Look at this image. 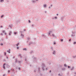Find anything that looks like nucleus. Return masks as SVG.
<instances>
[{
	"label": "nucleus",
	"instance_id": "f257e3e1",
	"mask_svg": "<svg viewBox=\"0 0 76 76\" xmlns=\"http://www.w3.org/2000/svg\"><path fill=\"white\" fill-rule=\"evenodd\" d=\"M9 32L10 33L9 34V35H11V34H12V31H10Z\"/></svg>",
	"mask_w": 76,
	"mask_h": 76
},
{
	"label": "nucleus",
	"instance_id": "f03ea898",
	"mask_svg": "<svg viewBox=\"0 0 76 76\" xmlns=\"http://www.w3.org/2000/svg\"><path fill=\"white\" fill-rule=\"evenodd\" d=\"M51 32H52V31H50L49 32V35H50L51 34V33H51Z\"/></svg>",
	"mask_w": 76,
	"mask_h": 76
},
{
	"label": "nucleus",
	"instance_id": "7ed1b4c3",
	"mask_svg": "<svg viewBox=\"0 0 76 76\" xmlns=\"http://www.w3.org/2000/svg\"><path fill=\"white\" fill-rule=\"evenodd\" d=\"M7 52H8L9 53H10V50L9 49L7 51Z\"/></svg>",
	"mask_w": 76,
	"mask_h": 76
},
{
	"label": "nucleus",
	"instance_id": "20e7f679",
	"mask_svg": "<svg viewBox=\"0 0 76 76\" xmlns=\"http://www.w3.org/2000/svg\"><path fill=\"white\" fill-rule=\"evenodd\" d=\"M47 6V5L46 4L43 5L44 7H45Z\"/></svg>",
	"mask_w": 76,
	"mask_h": 76
},
{
	"label": "nucleus",
	"instance_id": "39448f33",
	"mask_svg": "<svg viewBox=\"0 0 76 76\" xmlns=\"http://www.w3.org/2000/svg\"><path fill=\"white\" fill-rule=\"evenodd\" d=\"M55 53H56V51L54 50L53 52V54H54Z\"/></svg>",
	"mask_w": 76,
	"mask_h": 76
},
{
	"label": "nucleus",
	"instance_id": "423d86ee",
	"mask_svg": "<svg viewBox=\"0 0 76 76\" xmlns=\"http://www.w3.org/2000/svg\"><path fill=\"white\" fill-rule=\"evenodd\" d=\"M5 65V64H4V67H3V68H4V69H5V66H4V65Z\"/></svg>",
	"mask_w": 76,
	"mask_h": 76
},
{
	"label": "nucleus",
	"instance_id": "0eeeda50",
	"mask_svg": "<svg viewBox=\"0 0 76 76\" xmlns=\"http://www.w3.org/2000/svg\"><path fill=\"white\" fill-rule=\"evenodd\" d=\"M19 45V43H18V44H16V45L17 46H18V45Z\"/></svg>",
	"mask_w": 76,
	"mask_h": 76
},
{
	"label": "nucleus",
	"instance_id": "6e6552de",
	"mask_svg": "<svg viewBox=\"0 0 76 76\" xmlns=\"http://www.w3.org/2000/svg\"><path fill=\"white\" fill-rule=\"evenodd\" d=\"M4 0H1V2H3Z\"/></svg>",
	"mask_w": 76,
	"mask_h": 76
},
{
	"label": "nucleus",
	"instance_id": "1a4fd4ad",
	"mask_svg": "<svg viewBox=\"0 0 76 76\" xmlns=\"http://www.w3.org/2000/svg\"><path fill=\"white\" fill-rule=\"evenodd\" d=\"M14 34H15V35H16V34H17V32H15Z\"/></svg>",
	"mask_w": 76,
	"mask_h": 76
},
{
	"label": "nucleus",
	"instance_id": "9d476101",
	"mask_svg": "<svg viewBox=\"0 0 76 76\" xmlns=\"http://www.w3.org/2000/svg\"><path fill=\"white\" fill-rule=\"evenodd\" d=\"M23 50H27L26 49V48H25L23 49Z\"/></svg>",
	"mask_w": 76,
	"mask_h": 76
},
{
	"label": "nucleus",
	"instance_id": "9b49d317",
	"mask_svg": "<svg viewBox=\"0 0 76 76\" xmlns=\"http://www.w3.org/2000/svg\"><path fill=\"white\" fill-rule=\"evenodd\" d=\"M3 33H4V32H5V30H3L2 31Z\"/></svg>",
	"mask_w": 76,
	"mask_h": 76
},
{
	"label": "nucleus",
	"instance_id": "f8f14e48",
	"mask_svg": "<svg viewBox=\"0 0 76 76\" xmlns=\"http://www.w3.org/2000/svg\"><path fill=\"white\" fill-rule=\"evenodd\" d=\"M5 56H6V52L4 53Z\"/></svg>",
	"mask_w": 76,
	"mask_h": 76
},
{
	"label": "nucleus",
	"instance_id": "ddd939ff",
	"mask_svg": "<svg viewBox=\"0 0 76 76\" xmlns=\"http://www.w3.org/2000/svg\"><path fill=\"white\" fill-rule=\"evenodd\" d=\"M64 66H65V67H66V64H64Z\"/></svg>",
	"mask_w": 76,
	"mask_h": 76
},
{
	"label": "nucleus",
	"instance_id": "4468645a",
	"mask_svg": "<svg viewBox=\"0 0 76 76\" xmlns=\"http://www.w3.org/2000/svg\"><path fill=\"white\" fill-rule=\"evenodd\" d=\"M50 49H52V50H53V48L52 47H51Z\"/></svg>",
	"mask_w": 76,
	"mask_h": 76
},
{
	"label": "nucleus",
	"instance_id": "2eb2a0df",
	"mask_svg": "<svg viewBox=\"0 0 76 76\" xmlns=\"http://www.w3.org/2000/svg\"><path fill=\"white\" fill-rule=\"evenodd\" d=\"M4 34L5 35H6L7 34H6V32H5V33H4Z\"/></svg>",
	"mask_w": 76,
	"mask_h": 76
},
{
	"label": "nucleus",
	"instance_id": "dca6fc26",
	"mask_svg": "<svg viewBox=\"0 0 76 76\" xmlns=\"http://www.w3.org/2000/svg\"><path fill=\"white\" fill-rule=\"evenodd\" d=\"M55 18L56 19H57V17H55Z\"/></svg>",
	"mask_w": 76,
	"mask_h": 76
},
{
	"label": "nucleus",
	"instance_id": "f3484780",
	"mask_svg": "<svg viewBox=\"0 0 76 76\" xmlns=\"http://www.w3.org/2000/svg\"><path fill=\"white\" fill-rule=\"evenodd\" d=\"M52 35L53 37H54V35L53 34H52Z\"/></svg>",
	"mask_w": 76,
	"mask_h": 76
},
{
	"label": "nucleus",
	"instance_id": "a211bd4d",
	"mask_svg": "<svg viewBox=\"0 0 76 76\" xmlns=\"http://www.w3.org/2000/svg\"><path fill=\"white\" fill-rule=\"evenodd\" d=\"M0 45H3V43H2V44H1Z\"/></svg>",
	"mask_w": 76,
	"mask_h": 76
},
{
	"label": "nucleus",
	"instance_id": "6ab92c4d",
	"mask_svg": "<svg viewBox=\"0 0 76 76\" xmlns=\"http://www.w3.org/2000/svg\"><path fill=\"white\" fill-rule=\"evenodd\" d=\"M32 26H34V24H32Z\"/></svg>",
	"mask_w": 76,
	"mask_h": 76
},
{
	"label": "nucleus",
	"instance_id": "aec40b11",
	"mask_svg": "<svg viewBox=\"0 0 76 76\" xmlns=\"http://www.w3.org/2000/svg\"><path fill=\"white\" fill-rule=\"evenodd\" d=\"M28 22L29 23H31V21H30V20H28Z\"/></svg>",
	"mask_w": 76,
	"mask_h": 76
},
{
	"label": "nucleus",
	"instance_id": "412c9836",
	"mask_svg": "<svg viewBox=\"0 0 76 76\" xmlns=\"http://www.w3.org/2000/svg\"><path fill=\"white\" fill-rule=\"evenodd\" d=\"M0 28H3V26H1V27H0Z\"/></svg>",
	"mask_w": 76,
	"mask_h": 76
},
{
	"label": "nucleus",
	"instance_id": "4be33fe9",
	"mask_svg": "<svg viewBox=\"0 0 76 76\" xmlns=\"http://www.w3.org/2000/svg\"><path fill=\"white\" fill-rule=\"evenodd\" d=\"M3 35V33H1V35Z\"/></svg>",
	"mask_w": 76,
	"mask_h": 76
},
{
	"label": "nucleus",
	"instance_id": "5701e85b",
	"mask_svg": "<svg viewBox=\"0 0 76 76\" xmlns=\"http://www.w3.org/2000/svg\"><path fill=\"white\" fill-rule=\"evenodd\" d=\"M61 41H63V39H61Z\"/></svg>",
	"mask_w": 76,
	"mask_h": 76
},
{
	"label": "nucleus",
	"instance_id": "b1692460",
	"mask_svg": "<svg viewBox=\"0 0 76 76\" xmlns=\"http://www.w3.org/2000/svg\"><path fill=\"white\" fill-rule=\"evenodd\" d=\"M70 66H68V68H70Z\"/></svg>",
	"mask_w": 76,
	"mask_h": 76
},
{
	"label": "nucleus",
	"instance_id": "393cba45",
	"mask_svg": "<svg viewBox=\"0 0 76 76\" xmlns=\"http://www.w3.org/2000/svg\"><path fill=\"white\" fill-rule=\"evenodd\" d=\"M3 15H2L1 16V18H3Z\"/></svg>",
	"mask_w": 76,
	"mask_h": 76
},
{
	"label": "nucleus",
	"instance_id": "a878e982",
	"mask_svg": "<svg viewBox=\"0 0 76 76\" xmlns=\"http://www.w3.org/2000/svg\"><path fill=\"white\" fill-rule=\"evenodd\" d=\"M71 41V39H69V41Z\"/></svg>",
	"mask_w": 76,
	"mask_h": 76
},
{
	"label": "nucleus",
	"instance_id": "bb28decb",
	"mask_svg": "<svg viewBox=\"0 0 76 76\" xmlns=\"http://www.w3.org/2000/svg\"><path fill=\"white\" fill-rule=\"evenodd\" d=\"M17 49H19V47H17Z\"/></svg>",
	"mask_w": 76,
	"mask_h": 76
},
{
	"label": "nucleus",
	"instance_id": "cd10ccee",
	"mask_svg": "<svg viewBox=\"0 0 76 76\" xmlns=\"http://www.w3.org/2000/svg\"><path fill=\"white\" fill-rule=\"evenodd\" d=\"M74 44H76V42H74Z\"/></svg>",
	"mask_w": 76,
	"mask_h": 76
},
{
	"label": "nucleus",
	"instance_id": "c85d7f7f",
	"mask_svg": "<svg viewBox=\"0 0 76 76\" xmlns=\"http://www.w3.org/2000/svg\"><path fill=\"white\" fill-rule=\"evenodd\" d=\"M50 6H53V5L52 4H51V5H50Z\"/></svg>",
	"mask_w": 76,
	"mask_h": 76
},
{
	"label": "nucleus",
	"instance_id": "c756f323",
	"mask_svg": "<svg viewBox=\"0 0 76 76\" xmlns=\"http://www.w3.org/2000/svg\"><path fill=\"white\" fill-rule=\"evenodd\" d=\"M54 44L55 45V44H56V42H54Z\"/></svg>",
	"mask_w": 76,
	"mask_h": 76
},
{
	"label": "nucleus",
	"instance_id": "7c9ffc66",
	"mask_svg": "<svg viewBox=\"0 0 76 76\" xmlns=\"http://www.w3.org/2000/svg\"><path fill=\"white\" fill-rule=\"evenodd\" d=\"M56 15H57V16H58V14H56Z\"/></svg>",
	"mask_w": 76,
	"mask_h": 76
},
{
	"label": "nucleus",
	"instance_id": "2f4dec72",
	"mask_svg": "<svg viewBox=\"0 0 76 76\" xmlns=\"http://www.w3.org/2000/svg\"><path fill=\"white\" fill-rule=\"evenodd\" d=\"M33 1V2H35V1Z\"/></svg>",
	"mask_w": 76,
	"mask_h": 76
},
{
	"label": "nucleus",
	"instance_id": "473e14b6",
	"mask_svg": "<svg viewBox=\"0 0 76 76\" xmlns=\"http://www.w3.org/2000/svg\"><path fill=\"white\" fill-rule=\"evenodd\" d=\"M51 72V70H50V72Z\"/></svg>",
	"mask_w": 76,
	"mask_h": 76
},
{
	"label": "nucleus",
	"instance_id": "72a5a7b5",
	"mask_svg": "<svg viewBox=\"0 0 76 76\" xmlns=\"http://www.w3.org/2000/svg\"><path fill=\"white\" fill-rule=\"evenodd\" d=\"M7 58H8V57H7Z\"/></svg>",
	"mask_w": 76,
	"mask_h": 76
},
{
	"label": "nucleus",
	"instance_id": "f704fd0d",
	"mask_svg": "<svg viewBox=\"0 0 76 76\" xmlns=\"http://www.w3.org/2000/svg\"><path fill=\"white\" fill-rule=\"evenodd\" d=\"M42 65H44V64H43Z\"/></svg>",
	"mask_w": 76,
	"mask_h": 76
},
{
	"label": "nucleus",
	"instance_id": "c9c22d12",
	"mask_svg": "<svg viewBox=\"0 0 76 76\" xmlns=\"http://www.w3.org/2000/svg\"><path fill=\"white\" fill-rule=\"evenodd\" d=\"M3 76H5V75H3Z\"/></svg>",
	"mask_w": 76,
	"mask_h": 76
},
{
	"label": "nucleus",
	"instance_id": "e433bc0d",
	"mask_svg": "<svg viewBox=\"0 0 76 76\" xmlns=\"http://www.w3.org/2000/svg\"><path fill=\"white\" fill-rule=\"evenodd\" d=\"M49 8H50V7H49Z\"/></svg>",
	"mask_w": 76,
	"mask_h": 76
},
{
	"label": "nucleus",
	"instance_id": "4c0bfd02",
	"mask_svg": "<svg viewBox=\"0 0 76 76\" xmlns=\"http://www.w3.org/2000/svg\"><path fill=\"white\" fill-rule=\"evenodd\" d=\"M71 70H72V69H71Z\"/></svg>",
	"mask_w": 76,
	"mask_h": 76
},
{
	"label": "nucleus",
	"instance_id": "58836bf2",
	"mask_svg": "<svg viewBox=\"0 0 76 76\" xmlns=\"http://www.w3.org/2000/svg\"><path fill=\"white\" fill-rule=\"evenodd\" d=\"M37 0V1L38 0Z\"/></svg>",
	"mask_w": 76,
	"mask_h": 76
}]
</instances>
